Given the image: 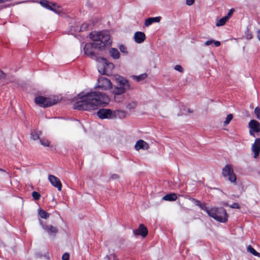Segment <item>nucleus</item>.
Segmentation results:
<instances>
[{"label": "nucleus", "instance_id": "dca6fc26", "mask_svg": "<svg viewBox=\"0 0 260 260\" xmlns=\"http://www.w3.org/2000/svg\"><path fill=\"white\" fill-rule=\"evenodd\" d=\"M135 235H140L142 237L145 238L148 234V230L147 228L143 224H140L139 228L133 231Z\"/></svg>", "mask_w": 260, "mask_h": 260}, {"label": "nucleus", "instance_id": "4468645a", "mask_svg": "<svg viewBox=\"0 0 260 260\" xmlns=\"http://www.w3.org/2000/svg\"><path fill=\"white\" fill-rule=\"evenodd\" d=\"M48 179L51 184L56 187L59 191L61 190L62 185L59 179L54 175H50L48 176Z\"/></svg>", "mask_w": 260, "mask_h": 260}, {"label": "nucleus", "instance_id": "49530a36", "mask_svg": "<svg viewBox=\"0 0 260 260\" xmlns=\"http://www.w3.org/2000/svg\"><path fill=\"white\" fill-rule=\"evenodd\" d=\"M189 112H192V111H191L190 110H188Z\"/></svg>", "mask_w": 260, "mask_h": 260}, {"label": "nucleus", "instance_id": "c03bdc74", "mask_svg": "<svg viewBox=\"0 0 260 260\" xmlns=\"http://www.w3.org/2000/svg\"><path fill=\"white\" fill-rule=\"evenodd\" d=\"M104 258L106 260H110V257H109V256H108L107 255Z\"/></svg>", "mask_w": 260, "mask_h": 260}, {"label": "nucleus", "instance_id": "f03ea898", "mask_svg": "<svg viewBox=\"0 0 260 260\" xmlns=\"http://www.w3.org/2000/svg\"><path fill=\"white\" fill-rule=\"evenodd\" d=\"M90 38L93 43L95 48L104 50L111 46L112 40L108 31H93L90 34Z\"/></svg>", "mask_w": 260, "mask_h": 260}, {"label": "nucleus", "instance_id": "a18cd8bd", "mask_svg": "<svg viewBox=\"0 0 260 260\" xmlns=\"http://www.w3.org/2000/svg\"><path fill=\"white\" fill-rule=\"evenodd\" d=\"M0 171L4 172H6L5 170H3L2 169H0Z\"/></svg>", "mask_w": 260, "mask_h": 260}, {"label": "nucleus", "instance_id": "4c0bfd02", "mask_svg": "<svg viewBox=\"0 0 260 260\" xmlns=\"http://www.w3.org/2000/svg\"><path fill=\"white\" fill-rule=\"evenodd\" d=\"M235 10L234 9H232L230 10V11L229 12L228 15L226 16H225L226 17H227V18L229 19L231 16H232V15L233 14V12H234Z\"/></svg>", "mask_w": 260, "mask_h": 260}, {"label": "nucleus", "instance_id": "c9c22d12", "mask_svg": "<svg viewBox=\"0 0 260 260\" xmlns=\"http://www.w3.org/2000/svg\"><path fill=\"white\" fill-rule=\"evenodd\" d=\"M69 254L68 253H65L62 256V260H69Z\"/></svg>", "mask_w": 260, "mask_h": 260}, {"label": "nucleus", "instance_id": "7ed1b4c3", "mask_svg": "<svg viewBox=\"0 0 260 260\" xmlns=\"http://www.w3.org/2000/svg\"><path fill=\"white\" fill-rule=\"evenodd\" d=\"M115 85L112 86L111 92L114 95H120L124 93L130 88L128 80L124 77L118 75L114 76Z\"/></svg>", "mask_w": 260, "mask_h": 260}, {"label": "nucleus", "instance_id": "c756f323", "mask_svg": "<svg viewBox=\"0 0 260 260\" xmlns=\"http://www.w3.org/2000/svg\"><path fill=\"white\" fill-rule=\"evenodd\" d=\"M233 118V116L232 114H229L226 116L225 120L223 122V123L225 125L228 124L230 121L232 120Z\"/></svg>", "mask_w": 260, "mask_h": 260}, {"label": "nucleus", "instance_id": "cd10ccee", "mask_svg": "<svg viewBox=\"0 0 260 260\" xmlns=\"http://www.w3.org/2000/svg\"><path fill=\"white\" fill-rule=\"evenodd\" d=\"M40 144L44 147H49L50 142L46 138H41L39 139Z\"/></svg>", "mask_w": 260, "mask_h": 260}, {"label": "nucleus", "instance_id": "412c9836", "mask_svg": "<svg viewBox=\"0 0 260 260\" xmlns=\"http://www.w3.org/2000/svg\"><path fill=\"white\" fill-rule=\"evenodd\" d=\"M177 198V195L174 193H172L166 194V196H165L162 197V199L163 200L167 201H174L176 200Z\"/></svg>", "mask_w": 260, "mask_h": 260}, {"label": "nucleus", "instance_id": "a878e982", "mask_svg": "<svg viewBox=\"0 0 260 260\" xmlns=\"http://www.w3.org/2000/svg\"><path fill=\"white\" fill-rule=\"evenodd\" d=\"M38 213H39V216L41 218H44V219H47L49 216V215L47 212H46L45 211L41 210L40 209L39 210Z\"/></svg>", "mask_w": 260, "mask_h": 260}, {"label": "nucleus", "instance_id": "4be33fe9", "mask_svg": "<svg viewBox=\"0 0 260 260\" xmlns=\"http://www.w3.org/2000/svg\"><path fill=\"white\" fill-rule=\"evenodd\" d=\"M42 133L39 131H34L31 133V138L34 140L36 141L40 139V136Z\"/></svg>", "mask_w": 260, "mask_h": 260}, {"label": "nucleus", "instance_id": "c85d7f7f", "mask_svg": "<svg viewBox=\"0 0 260 260\" xmlns=\"http://www.w3.org/2000/svg\"><path fill=\"white\" fill-rule=\"evenodd\" d=\"M212 43H214L215 46L216 47H218L220 45V42L219 41H214V40H208L205 43L206 46H209L211 45Z\"/></svg>", "mask_w": 260, "mask_h": 260}, {"label": "nucleus", "instance_id": "58836bf2", "mask_svg": "<svg viewBox=\"0 0 260 260\" xmlns=\"http://www.w3.org/2000/svg\"><path fill=\"white\" fill-rule=\"evenodd\" d=\"M194 2V0H186V4L188 6L192 5Z\"/></svg>", "mask_w": 260, "mask_h": 260}, {"label": "nucleus", "instance_id": "2eb2a0df", "mask_svg": "<svg viewBox=\"0 0 260 260\" xmlns=\"http://www.w3.org/2000/svg\"><path fill=\"white\" fill-rule=\"evenodd\" d=\"M251 150L254 153V157L257 158L260 152V138L255 139L254 143L252 145Z\"/></svg>", "mask_w": 260, "mask_h": 260}, {"label": "nucleus", "instance_id": "ea45409f", "mask_svg": "<svg viewBox=\"0 0 260 260\" xmlns=\"http://www.w3.org/2000/svg\"><path fill=\"white\" fill-rule=\"evenodd\" d=\"M256 37L260 42V29H257L256 32Z\"/></svg>", "mask_w": 260, "mask_h": 260}, {"label": "nucleus", "instance_id": "f257e3e1", "mask_svg": "<svg viewBox=\"0 0 260 260\" xmlns=\"http://www.w3.org/2000/svg\"><path fill=\"white\" fill-rule=\"evenodd\" d=\"M110 99L105 93L100 92H91L84 94L81 93L76 98L74 108L77 110H91L99 107L108 104Z\"/></svg>", "mask_w": 260, "mask_h": 260}, {"label": "nucleus", "instance_id": "b1692460", "mask_svg": "<svg viewBox=\"0 0 260 260\" xmlns=\"http://www.w3.org/2000/svg\"><path fill=\"white\" fill-rule=\"evenodd\" d=\"M136 106H137V103L135 101H131L126 104V108L127 110L131 111V110H132L135 109Z\"/></svg>", "mask_w": 260, "mask_h": 260}, {"label": "nucleus", "instance_id": "473e14b6", "mask_svg": "<svg viewBox=\"0 0 260 260\" xmlns=\"http://www.w3.org/2000/svg\"><path fill=\"white\" fill-rule=\"evenodd\" d=\"M119 48L120 51L122 53H124V54H127V48L124 45H120Z\"/></svg>", "mask_w": 260, "mask_h": 260}, {"label": "nucleus", "instance_id": "ddd939ff", "mask_svg": "<svg viewBox=\"0 0 260 260\" xmlns=\"http://www.w3.org/2000/svg\"><path fill=\"white\" fill-rule=\"evenodd\" d=\"M93 49H96L95 48L93 43L86 44L84 47V53L90 57H95V53Z\"/></svg>", "mask_w": 260, "mask_h": 260}, {"label": "nucleus", "instance_id": "37998d69", "mask_svg": "<svg viewBox=\"0 0 260 260\" xmlns=\"http://www.w3.org/2000/svg\"><path fill=\"white\" fill-rule=\"evenodd\" d=\"M111 178L112 179H117L118 178V176L116 174H113L112 175Z\"/></svg>", "mask_w": 260, "mask_h": 260}, {"label": "nucleus", "instance_id": "1a4fd4ad", "mask_svg": "<svg viewBox=\"0 0 260 260\" xmlns=\"http://www.w3.org/2000/svg\"><path fill=\"white\" fill-rule=\"evenodd\" d=\"M112 83L111 81L104 77L99 78L98 80L96 86V88L102 90H112Z\"/></svg>", "mask_w": 260, "mask_h": 260}, {"label": "nucleus", "instance_id": "9b49d317", "mask_svg": "<svg viewBox=\"0 0 260 260\" xmlns=\"http://www.w3.org/2000/svg\"><path fill=\"white\" fill-rule=\"evenodd\" d=\"M250 128L249 134L250 135L255 137L254 133H258L260 132V123L256 120H251L248 123Z\"/></svg>", "mask_w": 260, "mask_h": 260}, {"label": "nucleus", "instance_id": "423d86ee", "mask_svg": "<svg viewBox=\"0 0 260 260\" xmlns=\"http://www.w3.org/2000/svg\"><path fill=\"white\" fill-rule=\"evenodd\" d=\"M97 66L99 72L102 74H110L114 68V64L104 58L97 59Z\"/></svg>", "mask_w": 260, "mask_h": 260}, {"label": "nucleus", "instance_id": "39448f33", "mask_svg": "<svg viewBox=\"0 0 260 260\" xmlns=\"http://www.w3.org/2000/svg\"><path fill=\"white\" fill-rule=\"evenodd\" d=\"M58 102V98L54 95H51L48 98L39 96L35 99V103L43 108L51 106L56 104Z\"/></svg>", "mask_w": 260, "mask_h": 260}, {"label": "nucleus", "instance_id": "a19ab883", "mask_svg": "<svg viewBox=\"0 0 260 260\" xmlns=\"http://www.w3.org/2000/svg\"><path fill=\"white\" fill-rule=\"evenodd\" d=\"M252 35L251 33H247V34L246 35V39L248 40L252 39Z\"/></svg>", "mask_w": 260, "mask_h": 260}, {"label": "nucleus", "instance_id": "5701e85b", "mask_svg": "<svg viewBox=\"0 0 260 260\" xmlns=\"http://www.w3.org/2000/svg\"><path fill=\"white\" fill-rule=\"evenodd\" d=\"M147 77V75L146 73L142 74L141 75H139L138 76H132V78L134 80H136L137 81L139 82L142 80H143L146 77Z\"/></svg>", "mask_w": 260, "mask_h": 260}, {"label": "nucleus", "instance_id": "2f4dec72", "mask_svg": "<svg viewBox=\"0 0 260 260\" xmlns=\"http://www.w3.org/2000/svg\"><path fill=\"white\" fill-rule=\"evenodd\" d=\"M32 196L33 198L36 200H39L41 197L40 193L37 191H33L32 192Z\"/></svg>", "mask_w": 260, "mask_h": 260}, {"label": "nucleus", "instance_id": "6ab92c4d", "mask_svg": "<svg viewBox=\"0 0 260 260\" xmlns=\"http://www.w3.org/2000/svg\"><path fill=\"white\" fill-rule=\"evenodd\" d=\"M161 17L160 16L155 17H149L145 20V25L148 26L153 22H159L160 21Z\"/></svg>", "mask_w": 260, "mask_h": 260}, {"label": "nucleus", "instance_id": "79ce46f5", "mask_svg": "<svg viewBox=\"0 0 260 260\" xmlns=\"http://www.w3.org/2000/svg\"><path fill=\"white\" fill-rule=\"evenodd\" d=\"M200 207L201 208L202 210H204L206 211V208H207L205 205H200Z\"/></svg>", "mask_w": 260, "mask_h": 260}, {"label": "nucleus", "instance_id": "20e7f679", "mask_svg": "<svg viewBox=\"0 0 260 260\" xmlns=\"http://www.w3.org/2000/svg\"><path fill=\"white\" fill-rule=\"evenodd\" d=\"M206 212L209 216L220 222H225L228 220L226 211L222 208H212L210 210L206 208Z\"/></svg>", "mask_w": 260, "mask_h": 260}, {"label": "nucleus", "instance_id": "f8f14e48", "mask_svg": "<svg viewBox=\"0 0 260 260\" xmlns=\"http://www.w3.org/2000/svg\"><path fill=\"white\" fill-rule=\"evenodd\" d=\"M43 229L51 237H55L56 234L58 232L57 228L51 224H43L41 222Z\"/></svg>", "mask_w": 260, "mask_h": 260}, {"label": "nucleus", "instance_id": "6e6552de", "mask_svg": "<svg viewBox=\"0 0 260 260\" xmlns=\"http://www.w3.org/2000/svg\"><path fill=\"white\" fill-rule=\"evenodd\" d=\"M97 115L101 119L113 118L117 116L120 118L125 117V113L121 111H116L113 112L110 109H101L98 112Z\"/></svg>", "mask_w": 260, "mask_h": 260}, {"label": "nucleus", "instance_id": "0eeeda50", "mask_svg": "<svg viewBox=\"0 0 260 260\" xmlns=\"http://www.w3.org/2000/svg\"><path fill=\"white\" fill-rule=\"evenodd\" d=\"M39 4L44 8L52 11L58 15H64L63 8L56 3L47 0H42L39 2Z\"/></svg>", "mask_w": 260, "mask_h": 260}, {"label": "nucleus", "instance_id": "7c9ffc66", "mask_svg": "<svg viewBox=\"0 0 260 260\" xmlns=\"http://www.w3.org/2000/svg\"><path fill=\"white\" fill-rule=\"evenodd\" d=\"M254 112L256 117L260 120V108L258 107H256L254 109Z\"/></svg>", "mask_w": 260, "mask_h": 260}, {"label": "nucleus", "instance_id": "a211bd4d", "mask_svg": "<svg viewBox=\"0 0 260 260\" xmlns=\"http://www.w3.org/2000/svg\"><path fill=\"white\" fill-rule=\"evenodd\" d=\"M135 147L137 150H139L141 149L147 150L149 148V145L144 140H139L136 142Z\"/></svg>", "mask_w": 260, "mask_h": 260}, {"label": "nucleus", "instance_id": "9d476101", "mask_svg": "<svg viewBox=\"0 0 260 260\" xmlns=\"http://www.w3.org/2000/svg\"><path fill=\"white\" fill-rule=\"evenodd\" d=\"M222 173L223 176L227 178L230 182L232 183L236 182V176L231 166L229 165H226L222 169Z\"/></svg>", "mask_w": 260, "mask_h": 260}, {"label": "nucleus", "instance_id": "e433bc0d", "mask_svg": "<svg viewBox=\"0 0 260 260\" xmlns=\"http://www.w3.org/2000/svg\"><path fill=\"white\" fill-rule=\"evenodd\" d=\"M174 69L176 71H179L180 72H183V68L180 65H176V66H175Z\"/></svg>", "mask_w": 260, "mask_h": 260}, {"label": "nucleus", "instance_id": "72a5a7b5", "mask_svg": "<svg viewBox=\"0 0 260 260\" xmlns=\"http://www.w3.org/2000/svg\"><path fill=\"white\" fill-rule=\"evenodd\" d=\"M7 74L0 70V80H4L6 78Z\"/></svg>", "mask_w": 260, "mask_h": 260}, {"label": "nucleus", "instance_id": "f704fd0d", "mask_svg": "<svg viewBox=\"0 0 260 260\" xmlns=\"http://www.w3.org/2000/svg\"><path fill=\"white\" fill-rule=\"evenodd\" d=\"M230 207L231 208H234V209H239L240 208V206L237 203H233L232 205H230Z\"/></svg>", "mask_w": 260, "mask_h": 260}, {"label": "nucleus", "instance_id": "393cba45", "mask_svg": "<svg viewBox=\"0 0 260 260\" xmlns=\"http://www.w3.org/2000/svg\"><path fill=\"white\" fill-rule=\"evenodd\" d=\"M228 19L225 16L223 17L221 19H220L216 23V26H220L224 25L226 22L228 21Z\"/></svg>", "mask_w": 260, "mask_h": 260}, {"label": "nucleus", "instance_id": "bb28decb", "mask_svg": "<svg viewBox=\"0 0 260 260\" xmlns=\"http://www.w3.org/2000/svg\"><path fill=\"white\" fill-rule=\"evenodd\" d=\"M247 251L255 256H259L260 254L257 252L251 245L247 247Z\"/></svg>", "mask_w": 260, "mask_h": 260}, {"label": "nucleus", "instance_id": "aec40b11", "mask_svg": "<svg viewBox=\"0 0 260 260\" xmlns=\"http://www.w3.org/2000/svg\"><path fill=\"white\" fill-rule=\"evenodd\" d=\"M110 55L114 59H118L120 57V53L118 50L115 48H112L109 50Z\"/></svg>", "mask_w": 260, "mask_h": 260}, {"label": "nucleus", "instance_id": "f3484780", "mask_svg": "<svg viewBox=\"0 0 260 260\" xmlns=\"http://www.w3.org/2000/svg\"><path fill=\"white\" fill-rule=\"evenodd\" d=\"M135 41L138 44L142 43L146 39L145 34L141 31H137L135 33L134 36Z\"/></svg>", "mask_w": 260, "mask_h": 260}]
</instances>
